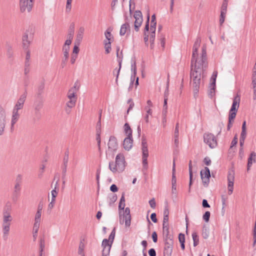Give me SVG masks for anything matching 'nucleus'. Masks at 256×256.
Segmentation results:
<instances>
[{"mask_svg":"<svg viewBox=\"0 0 256 256\" xmlns=\"http://www.w3.org/2000/svg\"><path fill=\"white\" fill-rule=\"evenodd\" d=\"M200 40L197 39L194 44L192 59V68L204 71L208 66L206 47L202 48V53L198 54V50L200 46Z\"/></svg>","mask_w":256,"mask_h":256,"instance_id":"1","label":"nucleus"},{"mask_svg":"<svg viewBox=\"0 0 256 256\" xmlns=\"http://www.w3.org/2000/svg\"><path fill=\"white\" fill-rule=\"evenodd\" d=\"M126 167L124 157L122 154H118L116 158V161L109 164V168L114 173L120 172L124 170Z\"/></svg>","mask_w":256,"mask_h":256,"instance_id":"2","label":"nucleus"},{"mask_svg":"<svg viewBox=\"0 0 256 256\" xmlns=\"http://www.w3.org/2000/svg\"><path fill=\"white\" fill-rule=\"evenodd\" d=\"M240 96L237 94L232 100V104L229 112L228 128H230L236 118L238 110L240 106Z\"/></svg>","mask_w":256,"mask_h":256,"instance_id":"3","label":"nucleus"},{"mask_svg":"<svg viewBox=\"0 0 256 256\" xmlns=\"http://www.w3.org/2000/svg\"><path fill=\"white\" fill-rule=\"evenodd\" d=\"M12 220V217L9 211L4 212L2 214V232L5 235H8L10 230V226Z\"/></svg>","mask_w":256,"mask_h":256,"instance_id":"4","label":"nucleus"},{"mask_svg":"<svg viewBox=\"0 0 256 256\" xmlns=\"http://www.w3.org/2000/svg\"><path fill=\"white\" fill-rule=\"evenodd\" d=\"M119 214L120 224L122 225L124 224L126 228H129L131 224V216L130 208H126L124 210H120Z\"/></svg>","mask_w":256,"mask_h":256,"instance_id":"5","label":"nucleus"},{"mask_svg":"<svg viewBox=\"0 0 256 256\" xmlns=\"http://www.w3.org/2000/svg\"><path fill=\"white\" fill-rule=\"evenodd\" d=\"M202 72L203 71L202 70L192 68L190 74L191 82L193 87L196 90H197L199 88Z\"/></svg>","mask_w":256,"mask_h":256,"instance_id":"6","label":"nucleus"},{"mask_svg":"<svg viewBox=\"0 0 256 256\" xmlns=\"http://www.w3.org/2000/svg\"><path fill=\"white\" fill-rule=\"evenodd\" d=\"M78 88L76 86L72 88L68 92L67 97L68 101L66 106L70 108H74L76 106L77 100Z\"/></svg>","mask_w":256,"mask_h":256,"instance_id":"7","label":"nucleus"},{"mask_svg":"<svg viewBox=\"0 0 256 256\" xmlns=\"http://www.w3.org/2000/svg\"><path fill=\"white\" fill-rule=\"evenodd\" d=\"M34 0H20V8L21 12H30L34 6Z\"/></svg>","mask_w":256,"mask_h":256,"instance_id":"8","label":"nucleus"},{"mask_svg":"<svg viewBox=\"0 0 256 256\" xmlns=\"http://www.w3.org/2000/svg\"><path fill=\"white\" fill-rule=\"evenodd\" d=\"M108 145V150H107V154H114L118 148V143L116 138L114 136H110Z\"/></svg>","mask_w":256,"mask_h":256,"instance_id":"9","label":"nucleus"},{"mask_svg":"<svg viewBox=\"0 0 256 256\" xmlns=\"http://www.w3.org/2000/svg\"><path fill=\"white\" fill-rule=\"evenodd\" d=\"M142 164L144 167H148V144L145 140H142Z\"/></svg>","mask_w":256,"mask_h":256,"instance_id":"10","label":"nucleus"},{"mask_svg":"<svg viewBox=\"0 0 256 256\" xmlns=\"http://www.w3.org/2000/svg\"><path fill=\"white\" fill-rule=\"evenodd\" d=\"M204 141L212 148H214L217 146L216 140L214 136L211 134H204Z\"/></svg>","mask_w":256,"mask_h":256,"instance_id":"11","label":"nucleus"},{"mask_svg":"<svg viewBox=\"0 0 256 256\" xmlns=\"http://www.w3.org/2000/svg\"><path fill=\"white\" fill-rule=\"evenodd\" d=\"M134 17L135 19L134 30L138 32L143 22L142 14L140 11H136L134 12Z\"/></svg>","mask_w":256,"mask_h":256,"instance_id":"12","label":"nucleus"},{"mask_svg":"<svg viewBox=\"0 0 256 256\" xmlns=\"http://www.w3.org/2000/svg\"><path fill=\"white\" fill-rule=\"evenodd\" d=\"M26 94H23L21 95L18 100L17 102H16L13 108V110L19 112L20 110H22L24 106V104L26 100Z\"/></svg>","mask_w":256,"mask_h":256,"instance_id":"13","label":"nucleus"},{"mask_svg":"<svg viewBox=\"0 0 256 256\" xmlns=\"http://www.w3.org/2000/svg\"><path fill=\"white\" fill-rule=\"evenodd\" d=\"M202 181L204 185L207 186L210 181V172L208 168L206 167L200 172Z\"/></svg>","mask_w":256,"mask_h":256,"instance_id":"14","label":"nucleus"},{"mask_svg":"<svg viewBox=\"0 0 256 256\" xmlns=\"http://www.w3.org/2000/svg\"><path fill=\"white\" fill-rule=\"evenodd\" d=\"M234 180V174L233 172L229 173L228 176V194L230 195L232 194L233 192Z\"/></svg>","mask_w":256,"mask_h":256,"instance_id":"15","label":"nucleus"},{"mask_svg":"<svg viewBox=\"0 0 256 256\" xmlns=\"http://www.w3.org/2000/svg\"><path fill=\"white\" fill-rule=\"evenodd\" d=\"M6 114L5 111L2 108H0V135L4 131L6 123Z\"/></svg>","mask_w":256,"mask_h":256,"instance_id":"16","label":"nucleus"},{"mask_svg":"<svg viewBox=\"0 0 256 256\" xmlns=\"http://www.w3.org/2000/svg\"><path fill=\"white\" fill-rule=\"evenodd\" d=\"M112 244V241L110 240L104 239L102 242V246L103 248L102 253L106 254L109 255L111 246Z\"/></svg>","mask_w":256,"mask_h":256,"instance_id":"17","label":"nucleus"},{"mask_svg":"<svg viewBox=\"0 0 256 256\" xmlns=\"http://www.w3.org/2000/svg\"><path fill=\"white\" fill-rule=\"evenodd\" d=\"M133 142L132 137H125L122 143L123 148L126 150H130L132 147Z\"/></svg>","mask_w":256,"mask_h":256,"instance_id":"18","label":"nucleus"},{"mask_svg":"<svg viewBox=\"0 0 256 256\" xmlns=\"http://www.w3.org/2000/svg\"><path fill=\"white\" fill-rule=\"evenodd\" d=\"M227 7L228 3L225 2L222 4L221 8V13L220 18V25H222L224 22L227 12Z\"/></svg>","mask_w":256,"mask_h":256,"instance_id":"19","label":"nucleus"},{"mask_svg":"<svg viewBox=\"0 0 256 256\" xmlns=\"http://www.w3.org/2000/svg\"><path fill=\"white\" fill-rule=\"evenodd\" d=\"M80 52V48L78 46V44L74 43V45L72 50V52L70 57V62L72 64H74L78 58V55Z\"/></svg>","mask_w":256,"mask_h":256,"instance_id":"20","label":"nucleus"},{"mask_svg":"<svg viewBox=\"0 0 256 256\" xmlns=\"http://www.w3.org/2000/svg\"><path fill=\"white\" fill-rule=\"evenodd\" d=\"M123 132L125 137H132V130L128 124L126 123L124 124Z\"/></svg>","mask_w":256,"mask_h":256,"instance_id":"21","label":"nucleus"},{"mask_svg":"<svg viewBox=\"0 0 256 256\" xmlns=\"http://www.w3.org/2000/svg\"><path fill=\"white\" fill-rule=\"evenodd\" d=\"M31 41V36H28V32H26L22 36V46L24 48L26 49L30 46Z\"/></svg>","mask_w":256,"mask_h":256,"instance_id":"22","label":"nucleus"},{"mask_svg":"<svg viewBox=\"0 0 256 256\" xmlns=\"http://www.w3.org/2000/svg\"><path fill=\"white\" fill-rule=\"evenodd\" d=\"M20 116V112L19 111L12 110V115L11 118V126L13 127L14 124L18 121Z\"/></svg>","mask_w":256,"mask_h":256,"instance_id":"23","label":"nucleus"},{"mask_svg":"<svg viewBox=\"0 0 256 256\" xmlns=\"http://www.w3.org/2000/svg\"><path fill=\"white\" fill-rule=\"evenodd\" d=\"M84 30H85L84 27H80L79 28L78 31L76 38V42H75V43H76V44H78V46H79L80 42L82 39Z\"/></svg>","mask_w":256,"mask_h":256,"instance_id":"24","label":"nucleus"},{"mask_svg":"<svg viewBox=\"0 0 256 256\" xmlns=\"http://www.w3.org/2000/svg\"><path fill=\"white\" fill-rule=\"evenodd\" d=\"M42 204H40L38 208L37 212L35 215L34 223L40 224L42 216Z\"/></svg>","mask_w":256,"mask_h":256,"instance_id":"25","label":"nucleus"},{"mask_svg":"<svg viewBox=\"0 0 256 256\" xmlns=\"http://www.w3.org/2000/svg\"><path fill=\"white\" fill-rule=\"evenodd\" d=\"M112 31V30L110 28L106 30L104 32L105 39L104 40V42H114V38L111 33Z\"/></svg>","mask_w":256,"mask_h":256,"instance_id":"26","label":"nucleus"},{"mask_svg":"<svg viewBox=\"0 0 256 256\" xmlns=\"http://www.w3.org/2000/svg\"><path fill=\"white\" fill-rule=\"evenodd\" d=\"M116 56H117V58H118V62L119 63L120 68H119V69L117 71L116 80H117L119 72H120V66H121V64H122V58H123L122 52V51L120 52V48H117Z\"/></svg>","mask_w":256,"mask_h":256,"instance_id":"27","label":"nucleus"},{"mask_svg":"<svg viewBox=\"0 0 256 256\" xmlns=\"http://www.w3.org/2000/svg\"><path fill=\"white\" fill-rule=\"evenodd\" d=\"M130 31V27L128 24L125 23L123 24L120 28V36H124L127 32Z\"/></svg>","mask_w":256,"mask_h":256,"instance_id":"28","label":"nucleus"},{"mask_svg":"<svg viewBox=\"0 0 256 256\" xmlns=\"http://www.w3.org/2000/svg\"><path fill=\"white\" fill-rule=\"evenodd\" d=\"M256 162V154L252 152L251 153L250 158L248 159L247 170H249L252 164Z\"/></svg>","mask_w":256,"mask_h":256,"instance_id":"29","label":"nucleus"},{"mask_svg":"<svg viewBox=\"0 0 256 256\" xmlns=\"http://www.w3.org/2000/svg\"><path fill=\"white\" fill-rule=\"evenodd\" d=\"M70 46H64L62 48V52L64 58V63H65L69 57Z\"/></svg>","mask_w":256,"mask_h":256,"instance_id":"30","label":"nucleus"},{"mask_svg":"<svg viewBox=\"0 0 256 256\" xmlns=\"http://www.w3.org/2000/svg\"><path fill=\"white\" fill-rule=\"evenodd\" d=\"M145 110H146V114L144 116V118L146 122H149V116H152V110L150 107H146Z\"/></svg>","mask_w":256,"mask_h":256,"instance_id":"31","label":"nucleus"},{"mask_svg":"<svg viewBox=\"0 0 256 256\" xmlns=\"http://www.w3.org/2000/svg\"><path fill=\"white\" fill-rule=\"evenodd\" d=\"M40 224L34 223L33 227V237L34 240H36L37 238L38 232L39 230Z\"/></svg>","mask_w":256,"mask_h":256,"instance_id":"32","label":"nucleus"},{"mask_svg":"<svg viewBox=\"0 0 256 256\" xmlns=\"http://www.w3.org/2000/svg\"><path fill=\"white\" fill-rule=\"evenodd\" d=\"M112 42H104V48L105 50V53L108 54L112 50Z\"/></svg>","mask_w":256,"mask_h":256,"instance_id":"33","label":"nucleus"},{"mask_svg":"<svg viewBox=\"0 0 256 256\" xmlns=\"http://www.w3.org/2000/svg\"><path fill=\"white\" fill-rule=\"evenodd\" d=\"M85 248V244L84 242H80L78 249V254L80 256H85L84 253V250Z\"/></svg>","mask_w":256,"mask_h":256,"instance_id":"34","label":"nucleus"},{"mask_svg":"<svg viewBox=\"0 0 256 256\" xmlns=\"http://www.w3.org/2000/svg\"><path fill=\"white\" fill-rule=\"evenodd\" d=\"M192 238L194 241V246H196L199 243V238L198 234L196 232H193L192 234Z\"/></svg>","mask_w":256,"mask_h":256,"instance_id":"35","label":"nucleus"},{"mask_svg":"<svg viewBox=\"0 0 256 256\" xmlns=\"http://www.w3.org/2000/svg\"><path fill=\"white\" fill-rule=\"evenodd\" d=\"M156 16L154 14L152 15V20H151V25H150V30L151 31H155L156 26Z\"/></svg>","mask_w":256,"mask_h":256,"instance_id":"36","label":"nucleus"},{"mask_svg":"<svg viewBox=\"0 0 256 256\" xmlns=\"http://www.w3.org/2000/svg\"><path fill=\"white\" fill-rule=\"evenodd\" d=\"M72 0H67L66 6V12H70L72 10Z\"/></svg>","mask_w":256,"mask_h":256,"instance_id":"37","label":"nucleus"},{"mask_svg":"<svg viewBox=\"0 0 256 256\" xmlns=\"http://www.w3.org/2000/svg\"><path fill=\"white\" fill-rule=\"evenodd\" d=\"M175 162H174L173 163V168H172V184H176V177L174 174L175 172Z\"/></svg>","mask_w":256,"mask_h":256,"instance_id":"38","label":"nucleus"},{"mask_svg":"<svg viewBox=\"0 0 256 256\" xmlns=\"http://www.w3.org/2000/svg\"><path fill=\"white\" fill-rule=\"evenodd\" d=\"M56 188L51 191V199L50 200L56 202V198L58 196V192L56 190Z\"/></svg>","mask_w":256,"mask_h":256,"instance_id":"39","label":"nucleus"},{"mask_svg":"<svg viewBox=\"0 0 256 256\" xmlns=\"http://www.w3.org/2000/svg\"><path fill=\"white\" fill-rule=\"evenodd\" d=\"M210 212H206L202 216L203 220L206 222H209L210 218Z\"/></svg>","mask_w":256,"mask_h":256,"instance_id":"40","label":"nucleus"},{"mask_svg":"<svg viewBox=\"0 0 256 256\" xmlns=\"http://www.w3.org/2000/svg\"><path fill=\"white\" fill-rule=\"evenodd\" d=\"M217 76H218V72L216 71H215L213 72L212 78H211V80H212V84L214 87L215 85H216V78Z\"/></svg>","mask_w":256,"mask_h":256,"instance_id":"41","label":"nucleus"},{"mask_svg":"<svg viewBox=\"0 0 256 256\" xmlns=\"http://www.w3.org/2000/svg\"><path fill=\"white\" fill-rule=\"evenodd\" d=\"M72 40V36L70 34L68 36L67 40H66L64 46H70Z\"/></svg>","mask_w":256,"mask_h":256,"instance_id":"42","label":"nucleus"},{"mask_svg":"<svg viewBox=\"0 0 256 256\" xmlns=\"http://www.w3.org/2000/svg\"><path fill=\"white\" fill-rule=\"evenodd\" d=\"M252 84L253 88H254V98L255 100V99H256V79H252Z\"/></svg>","mask_w":256,"mask_h":256,"instance_id":"43","label":"nucleus"},{"mask_svg":"<svg viewBox=\"0 0 256 256\" xmlns=\"http://www.w3.org/2000/svg\"><path fill=\"white\" fill-rule=\"evenodd\" d=\"M237 143H238V138H237V136H236L234 137V139L232 140L231 142L230 148H232L233 146H236Z\"/></svg>","mask_w":256,"mask_h":256,"instance_id":"44","label":"nucleus"},{"mask_svg":"<svg viewBox=\"0 0 256 256\" xmlns=\"http://www.w3.org/2000/svg\"><path fill=\"white\" fill-rule=\"evenodd\" d=\"M55 202H56L54 201L50 200L48 205V210H51L54 208L55 204Z\"/></svg>","mask_w":256,"mask_h":256,"instance_id":"45","label":"nucleus"},{"mask_svg":"<svg viewBox=\"0 0 256 256\" xmlns=\"http://www.w3.org/2000/svg\"><path fill=\"white\" fill-rule=\"evenodd\" d=\"M44 238H41L40 241V246L41 251H42L44 248Z\"/></svg>","mask_w":256,"mask_h":256,"instance_id":"46","label":"nucleus"},{"mask_svg":"<svg viewBox=\"0 0 256 256\" xmlns=\"http://www.w3.org/2000/svg\"><path fill=\"white\" fill-rule=\"evenodd\" d=\"M178 240L180 243L184 242H185V238L184 235L182 234H180L178 236Z\"/></svg>","mask_w":256,"mask_h":256,"instance_id":"47","label":"nucleus"},{"mask_svg":"<svg viewBox=\"0 0 256 256\" xmlns=\"http://www.w3.org/2000/svg\"><path fill=\"white\" fill-rule=\"evenodd\" d=\"M149 204H150V205L151 206V208H155L156 206V202H155L154 198L150 200L149 201Z\"/></svg>","mask_w":256,"mask_h":256,"instance_id":"48","label":"nucleus"},{"mask_svg":"<svg viewBox=\"0 0 256 256\" xmlns=\"http://www.w3.org/2000/svg\"><path fill=\"white\" fill-rule=\"evenodd\" d=\"M124 206H125V203L120 202L119 206H118L119 212H120V210H121V211L124 210Z\"/></svg>","mask_w":256,"mask_h":256,"instance_id":"49","label":"nucleus"},{"mask_svg":"<svg viewBox=\"0 0 256 256\" xmlns=\"http://www.w3.org/2000/svg\"><path fill=\"white\" fill-rule=\"evenodd\" d=\"M150 218H151V220H152V221L156 223V222H157V219H156V214L155 213L152 214L150 216Z\"/></svg>","mask_w":256,"mask_h":256,"instance_id":"50","label":"nucleus"},{"mask_svg":"<svg viewBox=\"0 0 256 256\" xmlns=\"http://www.w3.org/2000/svg\"><path fill=\"white\" fill-rule=\"evenodd\" d=\"M148 254L150 256H156V252L154 248H151L148 251Z\"/></svg>","mask_w":256,"mask_h":256,"instance_id":"51","label":"nucleus"},{"mask_svg":"<svg viewBox=\"0 0 256 256\" xmlns=\"http://www.w3.org/2000/svg\"><path fill=\"white\" fill-rule=\"evenodd\" d=\"M202 206L204 208H210V206L208 204L207 200H203L202 203Z\"/></svg>","mask_w":256,"mask_h":256,"instance_id":"52","label":"nucleus"},{"mask_svg":"<svg viewBox=\"0 0 256 256\" xmlns=\"http://www.w3.org/2000/svg\"><path fill=\"white\" fill-rule=\"evenodd\" d=\"M110 190L113 192H116L118 190L117 186L115 184H112L110 187Z\"/></svg>","mask_w":256,"mask_h":256,"instance_id":"53","label":"nucleus"},{"mask_svg":"<svg viewBox=\"0 0 256 256\" xmlns=\"http://www.w3.org/2000/svg\"><path fill=\"white\" fill-rule=\"evenodd\" d=\"M152 238L154 242H157V234L156 232H154L152 234Z\"/></svg>","mask_w":256,"mask_h":256,"instance_id":"54","label":"nucleus"},{"mask_svg":"<svg viewBox=\"0 0 256 256\" xmlns=\"http://www.w3.org/2000/svg\"><path fill=\"white\" fill-rule=\"evenodd\" d=\"M204 162L206 165L209 166L211 164V160L209 158L207 157L204 159Z\"/></svg>","mask_w":256,"mask_h":256,"instance_id":"55","label":"nucleus"},{"mask_svg":"<svg viewBox=\"0 0 256 256\" xmlns=\"http://www.w3.org/2000/svg\"><path fill=\"white\" fill-rule=\"evenodd\" d=\"M154 32L155 31H152V34H150V42H152V43H153L154 41Z\"/></svg>","mask_w":256,"mask_h":256,"instance_id":"56","label":"nucleus"},{"mask_svg":"<svg viewBox=\"0 0 256 256\" xmlns=\"http://www.w3.org/2000/svg\"><path fill=\"white\" fill-rule=\"evenodd\" d=\"M246 130H242L241 134H240V138H244L246 137Z\"/></svg>","mask_w":256,"mask_h":256,"instance_id":"57","label":"nucleus"},{"mask_svg":"<svg viewBox=\"0 0 256 256\" xmlns=\"http://www.w3.org/2000/svg\"><path fill=\"white\" fill-rule=\"evenodd\" d=\"M189 173L190 176H192V161L190 160L189 162Z\"/></svg>","mask_w":256,"mask_h":256,"instance_id":"58","label":"nucleus"},{"mask_svg":"<svg viewBox=\"0 0 256 256\" xmlns=\"http://www.w3.org/2000/svg\"><path fill=\"white\" fill-rule=\"evenodd\" d=\"M176 184H172V192L173 194H176Z\"/></svg>","mask_w":256,"mask_h":256,"instance_id":"59","label":"nucleus"},{"mask_svg":"<svg viewBox=\"0 0 256 256\" xmlns=\"http://www.w3.org/2000/svg\"><path fill=\"white\" fill-rule=\"evenodd\" d=\"M168 214L164 215V224H163L164 228V223L168 222Z\"/></svg>","mask_w":256,"mask_h":256,"instance_id":"60","label":"nucleus"},{"mask_svg":"<svg viewBox=\"0 0 256 256\" xmlns=\"http://www.w3.org/2000/svg\"><path fill=\"white\" fill-rule=\"evenodd\" d=\"M167 101H168V98H164V110H165L166 112L167 108H168L167 107Z\"/></svg>","mask_w":256,"mask_h":256,"instance_id":"61","label":"nucleus"},{"mask_svg":"<svg viewBox=\"0 0 256 256\" xmlns=\"http://www.w3.org/2000/svg\"><path fill=\"white\" fill-rule=\"evenodd\" d=\"M147 103V106L146 107H150L152 108V103L150 100H148L146 102Z\"/></svg>","mask_w":256,"mask_h":256,"instance_id":"62","label":"nucleus"},{"mask_svg":"<svg viewBox=\"0 0 256 256\" xmlns=\"http://www.w3.org/2000/svg\"><path fill=\"white\" fill-rule=\"evenodd\" d=\"M14 188L16 191H19L20 189V186L19 184H16L14 186Z\"/></svg>","mask_w":256,"mask_h":256,"instance_id":"63","label":"nucleus"},{"mask_svg":"<svg viewBox=\"0 0 256 256\" xmlns=\"http://www.w3.org/2000/svg\"><path fill=\"white\" fill-rule=\"evenodd\" d=\"M102 213L100 212H98L96 214L97 218L98 220L100 219V218L102 217Z\"/></svg>","mask_w":256,"mask_h":256,"instance_id":"64","label":"nucleus"}]
</instances>
